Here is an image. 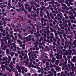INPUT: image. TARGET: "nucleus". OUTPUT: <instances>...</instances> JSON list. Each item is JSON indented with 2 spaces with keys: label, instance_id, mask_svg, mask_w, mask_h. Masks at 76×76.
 Here are the masks:
<instances>
[{
  "label": "nucleus",
  "instance_id": "nucleus-15",
  "mask_svg": "<svg viewBox=\"0 0 76 76\" xmlns=\"http://www.w3.org/2000/svg\"><path fill=\"white\" fill-rule=\"evenodd\" d=\"M23 35H24V36H26L27 35H28V34L26 33H23Z\"/></svg>",
  "mask_w": 76,
  "mask_h": 76
},
{
  "label": "nucleus",
  "instance_id": "nucleus-4",
  "mask_svg": "<svg viewBox=\"0 0 76 76\" xmlns=\"http://www.w3.org/2000/svg\"><path fill=\"white\" fill-rule=\"evenodd\" d=\"M26 58H28V57L27 56V54H25L24 55V56L23 57V58L24 59V60H25L26 59Z\"/></svg>",
  "mask_w": 76,
  "mask_h": 76
},
{
  "label": "nucleus",
  "instance_id": "nucleus-31",
  "mask_svg": "<svg viewBox=\"0 0 76 76\" xmlns=\"http://www.w3.org/2000/svg\"><path fill=\"white\" fill-rule=\"evenodd\" d=\"M20 4H21V3L20 2H18L19 7H20Z\"/></svg>",
  "mask_w": 76,
  "mask_h": 76
},
{
  "label": "nucleus",
  "instance_id": "nucleus-44",
  "mask_svg": "<svg viewBox=\"0 0 76 76\" xmlns=\"http://www.w3.org/2000/svg\"><path fill=\"white\" fill-rule=\"evenodd\" d=\"M44 69V70H45V71H47V68H45Z\"/></svg>",
  "mask_w": 76,
  "mask_h": 76
},
{
  "label": "nucleus",
  "instance_id": "nucleus-35",
  "mask_svg": "<svg viewBox=\"0 0 76 76\" xmlns=\"http://www.w3.org/2000/svg\"><path fill=\"white\" fill-rule=\"evenodd\" d=\"M22 10L23 11H24L25 10V9H24V7H22Z\"/></svg>",
  "mask_w": 76,
  "mask_h": 76
},
{
  "label": "nucleus",
  "instance_id": "nucleus-5",
  "mask_svg": "<svg viewBox=\"0 0 76 76\" xmlns=\"http://www.w3.org/2000/svg\"><path fill=\"white\" fill-rule=\"evenodd\" d=\"M69 14L71 15L72 18L73 17V12H71L70 11H69Z\"/></svg>",
  "mask_w": 76,
  "mask_h": 76
},
{
  "label": "nucleus",
  "instance_id": "nucleus-37",
  "mask_svg": "<svg viewBox=\"0 0 76 76\" xmlns=\"http://www.w3.org/2000/svg\"><path fill=\"white\" fill-rule=\"evenodd\" d=\"M1 67H2L3 68V67H5V66H4V65H1Z\"/></svg>",
  "mask_w": 76,
  "mask_h": 76
},
{
  "label": "nucleus",
  "instance_id": "nucleus-13",
  "mask_svg": "<svg viewBox=\"0 0 76 76\" xmlns=\"http://www.w3.org/2000/svg\"><path fill=\"white\" fill-rule=\"evenodd\" d=\"M3 60H7L8 58H7V57H5V58H3Z\"/></svg>",
  "mask_w": 76,
  "mask_h": 76
},
{
  "label": "nucleus",
  "instance_id": "nucleus-41",
  "mask_svg": "<svg viewBox=\"0 0 76 76\" xmlns=\"http://www.w3.org/2000/svg\"><path fill=\"white\" fill-rule=\"evenodd\" d=\"M6 69L7 70H9V67L8 66H7L6 67Z\"/></svg>",
  "mask_w": 76,
  "mask_h": 76
},
{
  "label": "nucleus",
  "instance_id": "nucleus-3",
  "mask_svg": "<svg viewBox=\"0 0 76 76\" xmlns=\"http://www.w3.org/2000/svg\"><path fill=\"white\" fill-rule=\"evenodd\" d=\"M18 37H19V38H20V39H22L23 38L22 37H23L22 35L20 34H18Z\"/></svg>",
  "mask_w": 76,
  "mask_h": 76
},
{
  "label": "nucleus",
  "instance_id": "nucleus-59",
  "mask_svg": "<svg viewBox=\"0 0 76 76\" xmlns=\"http://www.w3.org/2000/svg\"><path fill=\"white\" fill-rule=\"evenodd\" d=\"M28 37L29 38H31V35H30L28 36Z\"/></svg>",
  "mask_w": 76,
  "mask_h": 76
},
{
  "label": "nucleus",
  "instance_id": "nucleus-9",
  "mask_svg": "<svg viewBox=\"0 0 76 76\" xmlns=\"http://www.w3.org/2000/svg\"><path fill=\"white\" fill-rule=\"evenodd\" d=\"M6 51L7 53V54H9V53H10V51L9 50L7 49Z\"/></svg>",
  "mask_w": 76,
  "mask_h": 76
},
{
  "label": "nucleus",
  "instance_id": "nucleus-46",
  "mask_svg": "<svg viewBox=\"0 0 76 76\" xmlns=\"http://www.w3.org/2000/svg\"><path fill=\"white\" fill-rule=\"evenodd\" d=\"M50 30L52 31V32H53V28H50Z\"/></svg>",
  "mask_w": 76,
  "mask_h": 76
},
{
  "label": "nucleus",
  "instance_id": "nucleus-64",
  "mask_svg": "<svg viewBox=\"0 0 76 76\" xmlns=\"http://www.w3.org/2000/svg\"><path fill=\"white\" fill-rule=\"evenodd\" d=\"M15 75L16 76H18V73H16L15 74Z\"/></svg>",
  "mask_w": 76,
  "mask_h": 76
},
{
  "label": "nucleus",
  "instance_id": "nucleus-19",
  "mask_svg": "<svg viewBox=\"0 0 76 76\" xmlns=\"http://www.w3.org/2000/svg\"><path fill=\"white\" fill-rule=\"evenodd\" d=\"M32 16L33 17H35L36 16H38V15L37 14H35V15H32Z\"/></svg>",
  "mask_w": 76,
  "mask_h": 76
},
{
  "label": "nucleus",
  "instance_id": "nucleus-48",
  "mask_svg": "<svg viewBox=\"0 0 76 76\" xmlns=\"http://www.w3.org/2000/svg\"><path fill=\"white\" fill-rule=\"evenodd\" d=\"M8 6H11V4H10V3H8Z\"/></svg>",
  "mask_w": 76,
  "mask_h": 76
},
{
  "label": "nucleus",
  "instance_id": "nucleus-29",
  "mask_svg": "<svg viewBox=\"0 0 76 76\" xmlns=\"http://www.w3.org/2000/svg\"><path fill=\"white\" fill-rule=\"evenodd\" d=\"M74 73V72H70L69 73L70 75H72V74H73Z\"/></svg>",
  "mask_w": 76,
  "mask_h": 76
},
{
  "label": "nucleus",
  "instance_id": "nucleus-16",
  "mask_svg": "<svg viewBox=\"0 0 76 76\" xmlns=\"http://www.w3.org/2000/svg\"><path fill=\"white\" fill-rule=\"evenodd\" d=\"M12 71H13V72H15V74H16H16L18 73V71H15V69H13Z\"/></svg>",
  "mask_w": 76,
  "mask_h": 76
},
{
  "label": "nucleus",
  "instance_id": "nucleus-10",
  "mask_svg": "<svg viewBox=\"0 0 76 76\" xmlns=\"http://www.w3.org/2000/svg\"><path fill=\"white\" fill-rule=\"evenodd\" d=\"M13 45L14 48L16 49V44L14 43H13Z\"/></svg>",
  "mask_w": 76,
  "mask_h": 76
},
{
  "label": "nucleus",
  "instance_id": "nucleus-2",
  "mask_svg": "<svg viewBox=\"0 0 76 76\" xmlns=\"http://www.w3.org/2000/svg\"><path fill=\"white\" fill-rule=\"evenodd\" d=\"M16 67L18 69V72H21V68L20 67H19V66L17 65Z\"/></svg>",
  "mask_w": 76,
  "mask_h": 76
},
{
  "label": "nucleus",
  "instance_id": "nucleus-1",
  "mask_svg": "<svg viewBox=\"0 0 76 76\" xmlns=\"http://www.w3.org/2000/svg\"><path fill=\"white\" fill-rule=\"evenodd\" d=\"M17 42H19L20 47H22V42H21V41L20 40H18Z\"/></svg>",
  "mask_w": 76,
  "mask_h": 76
},
{
  "label": "nucleus",
  "instance_id": "nucleus-57",
  "mask_svg": "<svg viewBox=\"0 0 76 76\" xmlns=\"http://www.w3.org/2000/svg\"><path fill=\"white\" fill-rule=\"evenodd\" d=\"M72 26H73V27H75V28L76 27V25L75 24H73Z\"/></svg>",
  "mask_w": 76,
  "mask_h": 76
},
{
  "label": "nucleus",
  "instance_id": "nucleus-60",
  "mask_svg": "<svg viewBox=\"0 0 76 76\" xmlns=\"http://www.w3.org/2000/svg\"><path fill=\"white\" fill-rule=\"evenodd\" d=\"M13 34V31H11L10 32V34Z\"/></svg>",
  "mask_w": 76,
  "mask_h": 76
},
{
  "label": "nucleus",
  "instance_id": "nucleus-6",
  "mask_svg": "<svg viewBox=\"0 0 76 76\" xmlns=\"http://www.w3.org/2000/svg\"><path fill=\"white\" fill-rule=\"evenodd\" d=\"M19 57L20 58H21V61H22L23 60V56L21 55H19Z\"/></svg>",
  "mask_w": 76,
  "mask_h": 76
},
{
  "label": "nucleus",
  "instance_id": "nucleus-51",
  "mask_svg": "<svg viewBox=\"0 0 76 76\" xmlns=\"http://www.w3.org/2000/svg\"><path fill=\"white\" fill-rule=\"evenodd\" d=\"M11 12H14V10L13 9L11 10Z\"/></svg>",
  "mask_w": 76,
  "mask_h": 76
},
{
  "label": "nucleus",
  "instance_id": "nucleus-55",
  "mask_svg": "<svg viewBox=\"0 0 76 76\" xmlns=\"http://www.w3.org/2000/svg\"><path fill=\"white\" fill-rule=\"evenodd\" d=\"M54 70V69L53 68H52L51 70V71H52V72H53Z\"/></svg>",
  "mask_w": 76,
  "mask_h": 76
},
{
  "label": "nucleus",
  "instance_id": "nucleus-33",
  "mask_svg": "<svg viewBox=\"0 0 76 76\" xmlns=\"http://www.w3.org/2000/svg\"><path fill=\"white\" fill-rule=\"evenodd\" d=\"M28 12H31V9H29L28 10Z\"/></svg>",
  "mask_w": 76,
  "mask_h": 76
},
{
  "label": "nucleus",
  "instance_id": "nucleus-50",
  "mask_svg": "<svg viewBox=\"0 0 76 76\" xmlns=\"http://www.w3.org/2000/svg\"><path fill=\"white\" fill-rule=\"evenodd\" d=\"M24 52H25V53H28V50H26L24 51Z\"/></svg>",
  "mask_w": 76,
  "mask_h": 76
},
{
  "label": "nucleus",
  "instance_id": "nucleus-39",
  "mask_svg": "<svg viewBox=\"0 0 76 76\" xmlns=\"http://www.w3.org/2000/svg\"><path fill=\"white\" fill-rule=\"evenodd\" d=\"M73 13L74 15H76V12L75 11H73Z\"/></svg>",
  "mask_w": 76,
  "mask_h": 76
},
{
  "label": "nucleus",
  "instance_id": "nucleus-25",
  "mask_svg": "<svg viewBox=\"0 0 76 76\" xmlns=\"http://www.w3.org/2000/svg\"><path fill=\"white\" fill-rule=\"evenodd\" d=\"M12 76V74H11V73H9L8 75V76Z\"/></svg>",
  "mask_w": 76,
  "mask_h": 76
},
{
  "label": "nucleus",
  "instance_id": "nucleus-47",
  "mask_svg": "<svg viewBox=\"0 0 76 76\" xmlns=\"http://www.w3.org/2000/svg\"><path fill=\"white\" fill-rule=\"evenodd\" d=\"M7 25L8 26H9V27H10V26H11V25L9 24H7Z\"/></svg>",
  "mask_w": 76,
  "mask_h": 76
},
{
  "label": "nucleus",
  "instance_id": "nucleus-43",
  "mask_svg": "<svg viewBox=\"0 0 76 76\" xmlns=\"http://www.w3.org/2000/svg\"><path fill=\"white\" fill-rule=\"evenodd\" d=\"M28 76H31V73H28Z\"/></svg>",
  "mask_w": 76,
  "mask_h": 76
},
{
  "label": "nucleus",
  "instance_id": "nucleus-58",
  "mask_svg": "<svg viewBox=\"0 0 76 76\" xmlns=\"http://www.w3.org/2000/svg\"><path fill=\"white\" fill-rule=\"evenodd\" d=\"M49 21L50 22H53V20H52V19H50Z\"/></svg>",
  "mask_w": 76,
  "mask_h": 76
},
{
  "label": "nucleus",
  "instance_id": "nucleus-36",
  "mask_svg": "<svg viewBox=\"0 0 76 76\" xmlns=\"http://www.w3.org/2000/svg\"><path fill=\"white\" fill-rule=\"evenodd\" d=\"M42 10H43V9H41V11H40V13H42Z\"/></svg>",
  "mask_w": 76,
  "mask_h": 76
},
{
  "label": "nucleus",
  "instance_id": "nucleus-61",
  "mask_svg": "<svg viewBox=\"0 0 76 76\" xmlns=\"http://www.w3.org/2000/svg\"><path fill=\"white\" fill-rule=\"evenodd\" d=\"M33 10H35V11H36V9L35 8H33Z\"/></svg>",
  "mask_w": 76,
  "mask_h": 76
},
{
  "label": "nucleus",
  "instance_id": "nucleus-45",
  "mask_svg": "<svg viewBox=\"0 0 76 76\" xmlns=\"http://www.w3.org/2000/svg\"><path fill=\"white\" fill-rule=\"evenodd\" d=\"M24 76H28V74L26 73L25 74H24Z\"/></svg>",
  "mask_w": 76,
  "mask_h": 76
},
{
  "label": "nucleus",
  "instance_id": "nucleus-32",
  "mask_svg": "<svg viewBox=\"0 0 76 76\" xmlns=\"http://www.w3.org/2000/svg\"><path fill=\"white\" fill-rule=\"evenodd\" d=\"M64 26H65V27H67V26H68L67 25V24H66L65 25H64Z\"/></svg>",
  "mask_w": 76,
  "mask_h": 76
},
{
  "label": "nucleus",
  "instance_id": "nucleus-52",
  "mask_svg": "<svg viewBox=\"0 0 76 76\" xmlns=\"http://www.w3.org/2000/svg\"><path fill=\"white\" fill-rule=\"evenodd\" d=\"M18 54H20V51L18 50Z\"/></svg>",
  "mask_w": 76,
  "mask_h": 76
},
{
  "label": "nucleus",
  "instance_id": "nucleus-62",
  "mask_svg": "<svg viewBox=\"0 0 76 76\" xmlns=\"http://www.w3.org/2000/svg\"><path fill=\"white\" fill-rule=\"evenodd\" d=\"M71 58V57H70L69 56H67L68 58Z\"/></svg>",
  "mask_w": 76,
  "mask_h": 76
},
{
  "label": "nucleus",
  "instance_id": "nucleus-38",
  "mask_svg": "<svg viewBox=\"0 0 76 76\" xmlns=\"http://www.w3.org/2000/svg\"><path fill=\"white\" fill-rule=\"evenodd\" d=\"M0 7L1 9H3V5H0Z\"/></svg>",
  "mask_w": 76,
  "mask_h": 76
},
{
  "label": "nucleus",
  "instance_id": "nucleus-18",
  "mask_svg": "<svg viewBox=\"0 0 76 76\" xmlns=\"http://www.w3.org/2000/svg\"><path fill=\"white\" fill-rule=\"evenodd\" d=\"M44 18H42L41 20V22L42 23H44V22L43 21H42V20H44Z\"/></svg>",
  "mask_w": 76,
  "mask_h": 76
},
{
  "label": "nucleus",
  "instance_id": "nucleus-63",
  "mask_svg": "<svg viewBox=\"0 0 76 76\" xmlns=\"http://www.w3.org/2000/svg\"><path fill=\"white\" fill-rule=\"evenodd\" d=\"M10 55L11 56H13V55L12 53H10Z\"/></svg>",
  "mask_w": 76,
  "mask_h": 76
},
{
  "label": "nucleus",
  "instance_id": "nucleus-28",
  "mask_svg": "<svg viewBox=\"0 0 76 76\" xmlns=\"http://www.w3.org/2000/svg\"><path fill=\"white\" fill-rule=\"evenodd\" d=\"M17 50H21V49L20 48H19V47H17Z\"/></svg>",
  "mask_w": 76,
  "mask_h": 76
},
{
  "label": "nucleus",
  "instance_id": "nucleus-49",
  "mask_svg": "<svg viewBox=\"0 0 76 76\" xmlns=\"http://www.w3.org/2000/svg\"><path fill=\"white\" fill-rule=\"evenodd\" d=\"M36 62H38V61H39V60L38 59H36Z\"/></svg>",
  "mask_w": 76,
  "mask_h": 76
},
{
  "label": "nucleus",
  "instance_id": "nucleus-34",
  "mask_svg": "<svg viewBox=\"0 0 76 76\" xmlns=\"http://www.w3.org/2000/svg\"><path fill=\"white\" fill-rule=\"evenodd\" d=\"M0 25L1 26L3 25V23L1 21L0 22Z\"/></svg>",
  "mask_w": 76,
  "mask_h": 76
},
{
  "label": "nucleus",
  "instance_id": "nucleus-23",
  "mask_svg": "<svg viewBox=\"0 0 76 76\" xmlns=\"http://www.w3.org/2000/svg\"><path fill=\"white\" fill-rule=\"evenodd\" d=\"M8 58H9V59L10 60V61H11V57H10V56H8Z\"/></svg>",
  "mask_w": 76,
  "mask_h": 76
},
{
  "label": "nucleus",
  "instance_id": "nucleus-40",
  "mask_svg": "<svg viewBox=\"0 0 76 76\" xmlns=\"http://www.w3.org/2000/svg\"><path fill=\"white\" fill-rule=\"evenodd\" d=\"M24 71L25 72H27V68H26L25 69Z\"/></svg>",
  "mask_w": 76,
  "mask_h": 76
},
{
  "label": "nucleus",
  "instance_id": "nucleus-26",
  "mask_svg": "<svg viewBox=\"0 0 76 76\" xmlns=\"http://www.w3.org/2000/svg\"><path fill=\"white\" fill-rule=\"evenodd\" d=\"M2 44L1 45V47H3V44H4V42H2Z\"/></svg>",
  "mask_w": 76,
  "mask_h": 76
},
{
  "label": "nucleus",
  "instance_id": "nucleus-21",
  "mask_svg": "<svg viewBox=\"0 0 76 76\" xmlns=\"http://www.w3.org/2000/svg\"><path fill=\"white\" fill-rule=\"evenodd\" d=\"M46 13L47 14L48 16H50V14H49V12L48 11H47Z\"/></svg>",
  "mask_w": 76,
  "mask_h": 76
},
{
  "label": "nucleus",
  "instance_id": "nucleus-7",
  "mask_svg": "<svg viewBox=\"0 0 76 76\" xmlns=\"http://www.w3.org/2000/svg\"><path fill=\"white\" fill-rule=\"evenodd\" d=\"M9 66L12 69V71H13V70H14L15 69H13V66H12V65H11L10 64H9Z\"/></svg>",
  "mask_w": 76,
  "mask_h": 76
},
{
  "label": "nucleus",
  "instance_id": "nucleus-8",
  "mask_svg": "<svg viewBox=\"0 0 76 76\" xmlns=\"http://www.w3.org/2000/svg\"><path fill=\"white\" fill-rule=\"evenodd\" d=\"M73 61H76V56H74L73 58Z\"/></svg>",
  "mask_w": 76,
  "mask_h": 76
},
{
  "label": "nucleus",
  "instance_id": "nucleus-42",
  "mask_svg": "<svg viewBox=\"0 0 76 76\" xmlns=\"http://www.w3.org/2000/svg\"><path fill=\"white\" fill-rule=\"evenodd\" d=\"M42 63H45V60H43V61H42Z\"/></svg>",
  "mask_w": 76,
  "mask_h": 76
},
{
  "label": "nucleus",
  "instance_id": "nucleus-22",
  "mask_svg": "<svg viewBox=\"0 0 76 76\" xmlns=\"http://www.w3.org/2000/svg\"><path fill=\"white\" fill-rule=\"evenodd\" d=\"M19 31V29H17L16 30V29H14V31H15V32H17V31Z\"/></svg>",
  "mask_w": 76,
  "mask_h": 76
},
{
  "label": "nucleus",
  "instance_id": "nucleus-20",
  "mask_svg": "<svg viewBox=\"0 0 76 76\" xmlns=\"http://www.w3.org/2000/svg\"><path fill=\"white\" fill-rule=\"evenodd\" d=\"M70 64L72 67H74V66H75V64H72V63H70Z\"/></svg>",
  "mask_w": 76,
  "mask_h": 76
},
{
  "label": "nucleus",
  "instance_id": "nucleus-53",
  "mask_svg": "<svg viewBox=\"0 0 76 76\" xmlns=\"http://www.w3.org/2000/svg\"><path fill=\"white\" fill-rule=\"evenodd\" d=\"M25 54V53H22V56H23Z\"/></svg>",
  "mask_w": 76,
  "mask_h": 76
},
{
  "label": "nucleus",
  "instance_id": "nucleus-30",
  "mask_svg": "<svg viewBox=\"0 0 76 76\" xmlns=\"http://www.w3.org/2000/svg\"><path fill=\"white\" fill-rule=\"evenodd\" d=\"M15 56H16V57H18V54L17 53H15Z\"/></svg>",
  "mask_w": 76,
  "mask_h": 76
},
{
  "label": "nucleus",
  "instance_id": "nucleus-56",
  "mask_svg": "<svg viewBox=\"0 0 76 76\" xmlns=\"http://www.w3.org/2000/svg\"><path fill=\"white\" fill-rule=\"evenodd\" d=\"M68 25L69 26H71V23H69L68 24Z\"/></svg>",
  "mask_w": 76,
  "mask_h": 76
},
{
  "label": "nucleus",
  "instance_id": "nucleus-14",
  "mask_svg": "<svg viewBox=\"0 0 76 76\" xmlns=\"http://www.w3.org/2000/svg\"><path fill=\"white\" fill-rule=\"evenodd\" d=\"M56 61L57 62V63H56L55 64L56 65H58V63H59V61L57 60Z\"/></svg>",
  "mask_w": 76,
  "mask_h": 76
},
{
  "label": "nucleus",
  "instance_id": "nucleus-24",
  "mask_svg": "<svg viewBox=\"0 0 76 76\" xmlns=\"http://www.w3.org/2000/svg\"><path fill=\"white\" fill-rule=\"evenodd\" d=\"M21 69H22V70H25V69L26 68L24 67H21L20 68Z\"/></svg>",
  "mask_w": 76,
  "mask_h": 76
},
{
  "label": "nucleus",
  "instance_id": "nucleus-17",
  "mask_svg": "<svg viewBox=\"0 0 76 76\" xmlns=\"http://www.w3.org/2000/svg\"><path fill=\"white\" fill-rule=\"evenodd\" d=\"M50 16L51 17L52 19H54V17H53V14H51Z\"/></svg>",
  "mask_w": 76,
  "mask_h": 76
},
{
  "label": "nucleus",
  "instance_id": "nucleus-11",
  "mask_svg": "<svg viewBox=\"0 0 76 76\" xmlns=\"http://www.w3.org/2000/svg\"><path fill=\"white\" fill-rule=\"evenodd\" d=\"M56 69L58 70H61V68L59 67H56Z\"/></svg>",
  "mask_w": 76,
  "mask_h": 76
},
{
  "label": "nucleus",
  "instance_id": "nucleus-27",
  "mask_svg": "<svg viewBox=\"0 0 76 76\" xmlns=\"http://www.w3.org/2000/svg\"><path fill=\"white\" fill-rule=\"evenodd\" d=\"M10 37H12V38L13 39H15V38H14V37H13V35H11Z\"/></svg>",
  "mask_w": 76,
  "mask_h": 76
},
{
  "label": "nucleus",
  "instance_id": "nucleus-12",
  "mask_svg": "<svg viewBox=\"0 0 76 76\" xmlns=\"http://www.w3.org/2000/svg\"><path fill=\"white\" fill-rule=\"evenodd\" d=\"M38 64L39 66H42V62H40Z\"/></svg>",
  "mask_w": 76,
  "mask_h": 76
},
{
  "label": "nucleus",
  "instance_id": "nucleus-54",
  "mask_svg": "<svg viewBox=\"0 0 76 76\" xmlns=\"http://www.w3.org/2000/svg\"><path fill=\"white\" fill-rule=\"evenodd\" d=\"M46 68H47V69H48V68H49V66H48L47 65H46Z\"/></svg>",
  "mask_w": 76,
  "mask_h": 76
}]
</instances>
